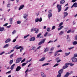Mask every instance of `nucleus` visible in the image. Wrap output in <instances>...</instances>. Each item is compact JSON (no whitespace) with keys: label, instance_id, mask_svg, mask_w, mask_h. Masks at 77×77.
<instances>
[{"label":"nucleus","instance_id":"64","mask_svg":"<svg viewBox=\"0 0 77 77\" xmlns=\"http://www.w3.org/2000/svg\"><path fill=\"white\" fill-rule=\"evenodd\" d=\"M74 57H77V54H75L74 55Z\"/></svg>","mask_w":77,"mask_h":77},{"label":"nucleus","instance_id":"48","mask_svg":"<svg viewBox=\"0 0 77 77\" xmlns=\"http://www.w3.org/2000/svg\"><path fill=\"white\" fill-rule=\"evenodd\" d=\"M39 32V29H37L36 31L35 32V33H38Z\"/></svg>","mask_w":77,"mask_h":77},{"label":"nucleus","instance_id":"44","mask_svg":"<svg viewBox=\"0 0 77 77\" xmlns=\"http://www.w3.org/2000/svg\"><path fill=\"white\" fill-rule=\"evenodd\" d=\"M59 63H56L54 66V67H55V66H58L59 65Z\"/></svg>","mask_w":77,"mask_h":77},{"label":"nucleus","instance_id":"52","mask_svg":"<svg viewBox=\"0 0 77 77\" xmlns=\"http://www.w3.org/2000/svg\"><path fill=\"white\" fill-rule=\"evenodd\" d=\"M33 31H34V28H33L31 29V32H33Z\"/></svg>","mask_w":77,"mask_h":77},{"label":"nucleus","instance_id":"46","mask_svg":"<svg viewBox=\"0 0 77 77\" xmlns=\"http://www.w3.org/2000/svg\"><path fill=\"white\" fill-rule=\"evenodd\" d=\"M32 50H35V48H36V47L34 46L32 47Z\"/></svg>","mask_w":77,"mask_h":77},{"label":"nucleus","instance_id":"5","mask_svg":"<svg viewBox=\"0 0 77 77\" xmlns=\"http://www.w3.org/2000/svg\"><path fill=\"white\" fill-rule=\"evenodd\" d=\"M21 60V58L20 57L17 58L16 61V63H20V62Z\"/></svg>","mask_w":77,"mask_h":77},{"label":"nucleus","instance_id":"36","mask_svg":"<svg viewBox=\"0 0 77 77\" xmlns=\"http://www.w3.org/2000/svg\"><path fill=\"white\" fill-rule=\"evenodd\" d=\"M56 29V26H54L52 27V30H54V29Z\"/></svg>","mask_w":77,"mask_h":77},{"label":"nucleus","instance_id":"1","mask_svg":"<svg viewBox=\"0 0 77 77\" xmlns=\"http://www.w3.org/2000/svg\"><path fill=\"white\" fill-rule=\"evenodd\" d=\"M18 45H16L15 47H14V48H16V50H18V49H20V52L21 53V52H22V51L23 50H24V48H23V47L21 46H20L19 47H18Z\"/></svg>","mask_w":77,"mask_h":77},{"label":"nucleus","instance_id":"3","mask_svg":"<svg viewBox=\"0 0 77 77\" xmlns=\"http://www.w3.org/2000/svg\"><path fill=\"white\" fill-rule=\"evenodd\" d=\"M48 12L49 13L48 14V18H51V17H52V13H51L52 12V10H50Z\"/></svg>","mask_w":77,"mask_h":77},{"label":"nucleus","instance_id":"55","mask_svg":"<svg viewBox=\"0 0 77 77\" xmlns=\"http://www.w3.org/2000/svg\"><path fill=\"white\" fill-rule=\"evenodd\" d=\"M57 51V52H58H58H62V50L61 49Z\"/></svg>","mask_w":77,"mask_h":77},{"label":"nucleus","instance_id":"14","mask_svg":"<svg viewBox=\"0 0 77 77\" xmlns=\"http://www.w3.org/2000/svg\"><path fill=\"white\" fill-rule=\"evenodd\" d=\"M35 40V37H32L30 39V41H34Z\"/></svg>","mask_w":77,"mask_h":77},{"label":"nucleus","instance_id":"20","mask_svg":"<svg viewBox=\"0 0 77 77\" xmlns=\"http://www.w3.org/2000/svg\"><path fill=\"white\" fill-rule=\"evenodd\" d=\"M4 27H0V32H3L4 30Z\"/></svg>","mask_w":77,"mask_h":77},{"label":"nucleus","instance_id":"38","mask_svg":"<svg viewBox=\"0 0 77 77\" xmlns=\"http://www.w3.org/2000/svg\"><path fill=\"white\" fill-rule=\"evenodd\" d=\"M46 30L47 32H50V28H48Z\"/></svg>","mask_w":77,"mask_h":77},{"label":"nucleus","instance_id":"9","mask_svg":"<svg viewBox=\"0 0 77 77\" xmlns=\"http://www.w3.org/2000/svg\"><path fill=\"white\" fill-rule=\"evenodd\" d=\"M41 75L42 77H46L47 75H45L43 72H41Z\"/></svg>","mask_w":77,"mask_h":77},{"label":"nucleus","instance_id":"33","mask_svg":"<svg viewBox=\"0 0 77 77\" xmlns=\"http://www.w3.org/2000/svg\"><path fill=\"white\" fill-rule=\"evenodd\" d=\"M71 53L70 52H69V53H65V54L66 55V56H68L69 54Z\"/></svg>","mask_w":77,"mask_h":77},{"label":"nucleus","instance_id":"61","mask_svg":"<svg viewBox=\"0 0 77 77\" xmlns=\"http://www.w3.org/2000/svg\"><path fill=\"white\" fill-rule=\"evenodd\" d=\"M61 61V60H58L57 61V63H59V62H60Z\"/></svg>","mask_w":77,"mask_h":77},{"label":"nucleus","instance_id":"54","mask_svg":"<svg viewBox=\"0 0 77 77\" xmlns=\"http://www.w3.org/2000/svg\"><path fill=\"white\" fill-rule=\"evenodd\" d=\"M61 75L60 74H58L57 75V77H61Z\"/></svg>","mask_w":77,"mask_h":77},{"label":"nucleus","instance_id":"4","mask_svg":"<svg viewBox=\"0 0 77 77\" xmlns=\"http://www.w3.org/2000/svg\"><path fill=\"white\" fill-rule=\"evenodd\" d=\"M42 21V17H40L39 19L37 18L35 20V21L36 22H38V21L41 22Z\"/></svg>","mask_w":77,"mask_h":77},{"label":"nucleus","instance_id":"53","mask_svg":"<svg viewBox=\"0 0 77 77\" xmlns=\"http://www.w3.org/2000/svg\"><path fill=\"white\" fill-rule=\"evenodd\" d=\"M5 53V51H3L2 52H1L0 53V55H2L3 54H4Z\"/></svg>","mask_w":77,"mask_h":77},{"label":"nucleus","instance_id":"22","mask_svg":"<svg viewBox=\"0 0 77 77\" xmlns=\"http://www.w3.org/2000/svg\"><path fill=\"white\" fill-rule=\"evenodd\" d=\"M14 51V49L11 50L9 52H8L7 53V54H11V53H12V52H13V51Z\"/></svg>","mask_w":77,"mask_h":77},{"label":"nucleus","instance_id":"39","mask_svg":"<svg viewBox=\"0 0 77 77\" xmlns=\"http://www.w3.org/2000/svg\"><path fill=\"white\" fill-rule=\"evenodd\" d=\"M27 64V63H24L22 64V66H25Z\"/></svg>","mask_w":77,"mask_h":77},{"label":"nucleus","instance_id":"30","mask_svg":"<svg viewBox=\"0 0 77 77\" xmlns=\"http://www.w3.org/2000/svg\"><path fill=\"white\" fill-rule=\"evenodd\" d=\"M68 66H66L65 65V66H64L63 67V69H65L66 68H68Z\"/></svg>","mask_w":77,"mask_h":77},{"label":"nucleus","instance_id":"28","mask_svg":"<svg viewBox=\"0 0 77 77\" xmlns=\"http://www.w3.org/2000/svg\"><path fill=\"white\" fill-rule=\"evenodd\" d=\"M73 4L74 5V7H75V8H77V3L75 2Z\"/></svg>","mask_w":77,"mask_h":77},{"label":"nucleus","instance_id":"8","mask_svg":"<svg viewBox=\"0 0 77 77\" xmlns=\"http://www.w3.org/2000/svg\"><path fill=\"white\" fill-rule=\"evenodd\" d=\"M21 69V67L20 66H18L16 69V71H19L20 70V69Z\"/></svg>","mask_w":77,"mask_h":77},{"label":"nucleus","instance_id":"57","mask_svg":"<svg viewBox=\"0 0 77 77\" xmlns=\"http://www.w3.org/2000/svg\"><path fill=\"white\" fill-rule=\"evenodd\" d=\"M11 72V71H10L7 72L6 73V74H10Z\"/></svg>","mask_w":77,"mask_h":77},{"label":"nucleus","instance_id":"2","mask_svg":"<svg viewBox=\"0 0 77 77\" xmlns=\"http://www.w3.org/2000/svg\"><path fill=\"white\" fill-rule=\"evenodd\" d=\"M62 6V5H57V8L58 9V12H60V11H61V9H62V7H61Z\"/></svg>","mask_w":77,"mask_h":77},{"label":"nucleus","instance_id":"29","mask_svg":"<svg viewBox=\"0 0 77 77\" xmlns=\"http://www.w3.org/2000/svg\"><path fill=\"white\" fill-rule=\"evenodd\" d=\"M30 36V35L28 34L26 35H25L24 36V39H26V38H27V37H28V36Z\"/></svg>","mask_w":77,"mask_h":77},{"label":"nucleus","instance_id":"27","mask_svg":"<svg viewBox=\"0 0 77 77\" xmlns=\"http://www.w3.org/2000/svg\"><path fill=\"white\" fill-rule=\"evenodd\" d=\"M64 33V32H63V31H61L59 34V35H63V33Z\"/></svg>","mask_w":77,"mask_h":77},{"label":"nucleus","instance_id":"59","mask_svg":"<svg viewBox=\"0 0 77 77\" xmlns=\"http://www.w3.org/2000/svg\"><path fill=\"white\" fill-rule=\"evenodd\" d=\"M53 42V41H52L51 40V41H49V42H48V44H50V43Z\"/></svg>","mask_w":77,"mask_h":77},{"label":"nucleus","instance_id":"40","mask_svg":"<svg viewBox=\"0 0 77 77\" xmlns=\"http://www.w3.org/2000/svg\"><path fill=\"white\" fill-rule=\"evenodd\" d=\"M17 24H21V21L20 20L17 21Z\"/></svg>","mask_w":77,"mask_h":77},{"label":"nucleus","instance_id":"15","mask_svg":"<svg viewBox=\"0 0 77 77\" xmlns=\"http://www.w3.org/2000/svg\"><path fill=\"white\" fill-rule=\"evenodd\" d=\"M45 57H43L42 58L40 59L39 60V61L40 62H42V61H44V60H45Z\"/></svg>","mask_w":77,"mask_h":77},{"label":"nucleus","instance_id":"26","mask_svg":"<svg viewBox=\"0 0 77 77\" xmlns=\"http://www.w3.org/2000/svg\"><path fill=\"white\" fill-rule=\"evenodd\" d=\"M48 64H49V63H45L43 64L42 66H47V65H48Z\"/></svg>","mask_w":77,"mask_h":77},{"label":"nucleus","instance_id":"31","mask_svg":"<svg viewBox=\"0 0 77 77\" xmlns=\"http://www.w3.org/2000/svg\"><path fill=\"white\" fill-rule=\"evenodd\" d=\"M16 32H17V30H14L12 32V34L14 35L15 33H16Z\"/></svg>","mask_w":77,"mask_h":77},{"label":"nucleus","instance_id":"7","mask_svg":"<svg viewBox=\"0 0 77 77\" xmlns=\"http://www.w3.org/2000/svg\"><path fill=\"white\" fill-rule=\"evenodd\" d=\"M45 39H42V41H41L40 42H39L38 44V45H41L42 44H43V43H44V42H45Z\"/></svg>","mask_w":77,"mask_h":77},{"label":"nucleus","instance_id":"45","mask_svg":"<svg viewBox=\"0 0 77 77\" xmlns=\"http://www.w3.org/2000/svg\"><path fill=\"white\" fill-rule=\"evenodd\" d=\"M14 54H13L11 55L10 57V58H12V57L13 56H14Z\"/></svg>","mask_w":77,"mask_h":77},{"label":"nucleus","instance_id":"32","mask_svg":"<svg viewBox=\"0 0 77 77\" xmlns=\"http://www.w3.org/2000/svg\"><path fill=\"white\" fill-rule=\"evenodd\" d=\"M14 61V60H12L10 61V65H11L12 63H13V62Z\"/></svg>","mask_w":77,"mask_h":77},{"label":"nucleus","instance_id":"51","mask_svg":"<svg viewBox=\"0 0 77 77\" xmlns=\"http://www.w3.org/2000/svg\"><path fill=\"white\" fill-rule=\"evenodd\" d=\"M69 65L71 66H73L74 65V63H70Z\"/></svg>","mask_w":77,"mask_h":77},{"label":"nucleus","instance_id":"19","mask_svg":"<svg viewBox=\"0 0 77 77\" xmlns=\"http://www.w3.org/2000/svg\"><path fill=\"white\" fill-rule=\"evenodd\" d=\"M49 50V49L47 47L44 50V52L45 53L46 52H47V51H48V50Z\"/></svg>","mask_w":77,"mask_h":77},{"label":"nucleus","instance_id":"23","mask_svg":"<svg viewBox=\"0 0 77 77\" xmlns=\"http://www.w3.org/2000/svg\"><path fill=\"white\" fill-rule=\"evenodd\" d=\"M15 65V64H14L13 65H12L11 67V70L13 69H14V66Z\"/></svg>","mask_w":77,"mask_h":77},{"label":"nucleus","instance_id":"24","mask_svg":"<svg viewBox=\"0 0 77 77\" xmlns=\"http://www.w3.org/2000/svg\"><path fill=\"white\" fill-rule=\"evenodd\" d=\"M65 3V1L63 0H62L60 1V4L61 5L62 4H63Z\"/></svg>","mask_w":77,"mask_h":77},{"label":"nucleus","instance_id":"41","mask_svg":"<svg viewBox=\"0 0 77 77\" xmlns=\"http://www.w3.org/2000/svg\"><path fill=\"white\" fill-rule=\"evenodd\" d=\"M13 18H11L9 19V20L10 22H12V21Z\"/></svg>","mask_w":77,"mask_h":77},{"label":"nucleus","instance_id":"21","mask_svg":"<svg viewBox=\"0 0 77 77\" xmlns=\"http://www.w3.org/2000/svg\"><path fill=\"white\" fill-rule=\"evenodd\" d=\"M73 45H77V41H74L72 42Z\"/></svg>","mask_w":77,"mask_h":77},{"label":"nucleus","instance_id":"43","mask_svg":"<svg viewBox=\"0 0 77 77\" xmlns=\"http://www.w3.org/2000/svg\"><path fill=\"white\" fill-rule=\"evenodd\" d=\"M71 32V29H70L67 31V33H69Z\"/></svg>","mask_w":77,"mask_h":77},{"label":"nucleus","instance_id":"42","mask_svg":"<svg viewBox=\"0 0 77 77\" xmlns=\"http://www.w3.org/2000/svg\"><path fill=\"white\" fill-rule=\"evenodd\" d=\"M41 33H40L38 35H37V38H39V37L40 36H41Z\"/></svg>","mask_w":77,"mask_h":77},{"label":"nucleus","instance_id":"50","mask_svg":"<svg viewBox=\"0 0 77 77\" xmlns=\"http://www.w3.org/2000/svg\"><path fill=\"white\" fill-rule=\"evenodd\" d=\"M26 60V59L24 58L23 60H22L21 61V63H23V62H24V61Z\"/></svg>","mask_w":77,"mask_h":77},{"label":"nucleus","instance_id":"34","mask_svg":"<svg viewBox=\"0 0 77 77\" xmlns=\"http://www.w3.org/2000/svg\"><path fill=\"white\" fill-rule=\"evenodd\" d=\"M7 6L8 8H10V7H11V3H9L7 4Z\"/></svg>","mask_w":77,"mask_h":77},{"label":"nucleus","instance_id":"18","mask_svg":"<svg viewBox=\"0 0 77 77\" xmlns=\"http://www.w3.org/2000/svg\"><path fill=\"white\" fill-rule=\"evenodd\" d=\"M27 14H24L23 15V18L26 19V18H27Z\"/></svg>","mask_w":77,"mask_h":77},{"label":"nucleus","instance_id":"60","mask_svg":"<svg viewBox=\"0 0 77 77\" xmlns=\"http://www.w3.org/2000/svg\"><path fill=\"white\" fill-rule=\"evenodd\" d=\"M69 65V63H67L65 64V65L66 66H68V65Z\"/></svg>","mask_w":77,"mask_h":77},{"label":"nucleus","instance_id":"12","mask_svg":"<svg viewBox=\"0 0 77 77\" xmlns=\"http://www.w3.org/2000/svg\"><path fill=\"white\" fill-rule=\"evenodd\" d=\"M63 14L64 15L63 18H65L66 17H67L68 16V13L66 12H64L63 13Z\"/></svg>","mask_w":77,"mask_h":77},{"label":"nucleus","instance_id":"6","mask_svg":"<svg viewBox=\"0 0 77 77\" xmlns=\"http://www.w3.org/2000/svg\"><path fill=\"white\" fill-rule=\"evenodd\" d=\"M72 60L73 62H77V58L75 57H72Z\"/></svg>","mask_w":77,"mask_h":77},{"label":"nucleus","instance_id":"56","mask_svg":"<svg viewBox=\"0 0 77 77\" xmlns=\"http://www.w3.org/2000/svg\"><path fill=\"white\" fill-rule=\"evenodd\" d=\"M41 47H42V46H38L37 48V50L39 49V48H41Z\"/></svg>","mask_w":77,"mask_h":77},{"label":"nucleus","instance_id":"58","mask_svg":"<svg viewBox=\"0 0 77 77\" xmlns=\"http://www.w3.org/2000/svg\"><path fill=\"white\" fill-rule=\"evenodd\" d=\"M68 7H67L66 9H65V10H64V11H67V10H68Z\"/></svg>","mask_w":77,"mask_h":77},{"label":"nucleus","instance_id":"63","mask_svg":"<svg viewBox=\"0 0 77 77\" xmlns=\"http://www.w3.org/2000/svg\"><path fill=\"white\" fill-rule=\"evenodd\" d=\"M75 39L76 41H77V35H76L75 37Z\"/></svg>","mask_w":77,"mask_h":77},{"label":"nucleus","instance_id":"10","mask_svg":"<svg viewBox=\"0 0 77 77\" xmlns=\"http://www.w3.org/2000/svg\"><path fill=\"white\" fill-rule=\"evenodd\" d=\"M24 5H22L20 6V8H19V10L20 11L21 9H23V8H24Z\"/></svg>","mask_w":77,"mask_h":77},{"label":"nucleus","instance_id":"25","mask_svg":"<svg viewBox=\"0 0 77 77\" xmlns=\"http://www.w3.org/2000/svg\"><path fill=\"white\" fill-rule=\"evenodd\" d=\"M63 22H61L59 24L58 27H60V26H62V25H63Z\"/></svg>","mask_w":77,"mask_h":77},{"label":"nucleus","instance_id":"47","mask_svg":"<svg viewBox=\"0 0 77 77\" xmlns=\"http://www.w3.org/2000/svg\"><path fill=\"white\" fill-rule=\"evenodd\" d=\"M47 34H48V32L45 33L44 34V36H45V37H46V36H47Z\"/></svg>","mask_w":77,"mask_h":77},{"label":"nucleus","instance_id":"13","mask_svg":"<svg viewBox=\"0 0 77 77\" xmlns=\"http://www.w3.org/2000/svg\"><path fill=\"white\" fill-rule=\"evenodd\" d=\"M9 46V45L7 44L4 45V47H3V48H8Z\"/></svg>","mask_w":77,"mask_h":77},{"label":"nucleus","instance_id":"11","mask_svg":"<svg viewBox=\"0 0 77 77\" xmlns=\"http://www.w3.org/2000/svg\"><path fill=\"white\" fill-rule=\"evenodd\" d=\"M11 41V38H8L5 41V43H8V42H10Z\"/></svg>","mask_w":77,"mask_h":77},{"label":"nucleus","instance_id":"17","mask_svg":"<svg viewBox=\"0 0 77 77\" xmlns=\"http://www.w3.org/2000/svg\"><path fill=\"white\" fill-rule=\"evenodd\" d=\"M63 72V69H61L58 71V73L59 74H62Z\"/></svg>","mask_w":77,"mask_h":77},{"label":"nucleus","instance_id":"62","mask_svg":"<svg viewBox=\"0 0 77 77\" xmlns=\"http://www.w3.org/2000/svg\"><path fill=\"white\" fill-rule=\"evenodd\" d=\"M17 40V39H14L13 40V41H12V42H15V41H16V40Z\"/></svg>","mask_w":77,"mask_h":77},{"label":"nucleus","instance_id":"16","mask_svg":"<svg viewBox=\"0 0 77 77\" xmlns=\"http://www.w3.org/2000/svg\"><path fill=\"white\" fill-rule=\"evenodd\" d=\"M69 74H70V73L69 72H67L66 74L64 76V77H68L69 75Z\"/></svg>","mask_w":77,"mask_h":77},{"label":"nucleus","instance_id":"37","mask_svg":"<svg viewBox=\"0 0 77 77\" xmlns=\"http://www.w3.org/2000/svg\"><path fill=\"white\" fill-rule=\"evenodd\" d=\"M58 52L57 51H56L55 52L54 54V56H57V54Z\"/></svg>","mask_w":77,"mask_h":77},{"label":"nucleus","instance_id":"49","mask_svg":"<svg viewBox=\"0 0 77 77\" xmlns=\"http://www.w3.org/2000/svg\"><path fill=\"white\" fill-rule=\"evenodd\" d=\"M8 23H6L3 26H5V27H6V26H7L8 25Z\"/></svg>","mask_w":77,"mask_h":77},{"label":"nucleus","instance_id":"35","mask_svg":"<svg viewBox=\"0 0 77 77\" xmlns=\"http://www.w3.org/2000/svg\"><path fill=\"white\" fill-rule=\"evenodd\" d=\"M54 47H52V48H51V51H53V50H54Z\"/></svg>","mask_w":77,"mask_h":77}]
</instances>
